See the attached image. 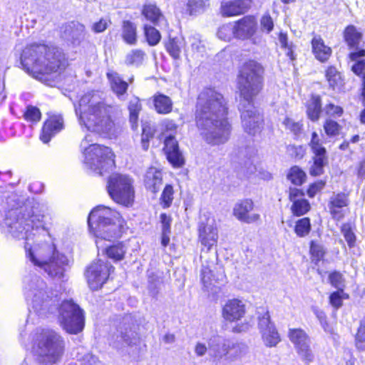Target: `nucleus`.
Listing matches in <instances>:
<instances>
[{
    "label": "nucleus",
    "mask_w": 365,
    "mask_h": 365,
    "mask_svg": "<svg viewBox=\"0 0 365 365\" xmlns=\"http://www.w3.org/2000/svg\"><path fill=\"white\" fill-rule=\"evenodd\" d=\"M227 102L223 96L212 88L202 91L198 97L196 125L204 140L211 145L225 143L232 126L227 119Z\"/></svg>",
    "instance_id": "f257e3e1"
},
{
    "label": "nucleus",
    "mask_w": 365,
    "mask_h": 365,
    "mask_svg": "<svg viewBox=\"0 0 365 365\" xmlns=\"http://www.w3.org/2000/svg\"><path fill=\"white\" fill-rule=\"evenodd\" d=\"M16 200L14 194L6 197L5 203L0 198V212L8 209L4 223L11 235L19 240L25 239L26 243H30L31 231L40 228L44 231L46 225L52 220V213L46 205L39 202L15 207L18 205Z\"/></svg>",
    "instance_id": "f03ea898"
},
{
    "label": "nucleus",
    "mask_w": 365,
    "mask_h": 365,
    "mask_svg": "<svg viewBox=\"0 0 365 365\" xmlns=\"http://www.w3.org/2000/svg\"><path fill=\"white\" fill-rule=\"evenodd\" d=\"M262 67L255 61L245 62L238 75L239 110L244 130L251 135L261 131L263 118L254 106L253 100L262 88Z\"/></svg>",
    "instance_id": "7ed1b4c3"
},
{
    "label": "nucleus",
    "mask_w": 365,
    "mask_h": 365,
    "mask_svg": "<svg viewBox=\"0 0 365 365\" xmlns=\"http://www.w3.org/2000/svg\"><path fill=\"white\" fill-rule=\"evenodd\" d=\"M21 64L26 73L52 86L50 77L63 71L66 61L65 55L60 48L34 43L27 45L23 50Z\"/></svg>",
    "instance_id": "20e7f679"
},
{
    "label": "nucleus",
    "mask_w": 365,
    "mask_h": 365,
    "mask_svg": "<svg viewBox=\"0 0 365 365\" xmlns=\"http://www.w3.org/2000/svg\"><path fill=\"white\" fill-rule=\"evenodd\" d=\"M76 113L80 124L88 130L108 135L115 133L117 108L108 104L100 92L91 91L83 95Z\"/></svg>",
    "instance_id": "39448f33"
},
{
    "label": "nucleus",
    "mask_w": 365,
    "mask_h": 365,
    "mask_svg": "<svg viewBox=\"0 0 365 365\" xmlns=\"http://www.w3.org/2000/svg\"><path fill=\"white\" fill-rule=\"evenodd\" d=\"M27 258L31 262L44 272L51 278L63 279L71 260L56 250L53 243L25 244Z\"/></svg>",
    "instance_id": "423d86ee"
},
{
    "label": "nucleus",
    "mask_w": 365,
    "mask_h": 365,
    "mask_svg": "<svg viewBox=\"0 0 365 365\" xmlns=\"http://www.w3.org/2000/svg\"><path fill=\"white\" fill-rule=\"evenodd\" d=\"M26 300L38 316L46 317L58 309V299L38 276L30 274L24 279Z\"/></svg>",
    "instance_id": "0eeeda50"
},
{
    "label": "nucleus",
    "mask_w": 365,
    "mask_h": 365,
    "mask_svg": "<svg viewBox=\"0 0 365 365\" xmlns=\"http://www.w3.org/2000/svg\"><path fill=\"white\" fill-rule=\"evenodd\" d=\"M123 222L118 212L103 205L95 207L88 217V225L97 238L96 243L98 247L102 240L110 241L113 238L119 237Z\"/></svg>",
    "instance_id": "6e6552de"
},
{
    "label": "nucleus",
    "mask_w": 365,
    "mask_h": 365,
    "mask_svg": "<svg viewBox=\"0 0 365 365\" xmlns=\"http://www.w3.org/2000/svg\"><path fill=\"white\" fill-rule=\"evenodd\" d=\"M65 341L52 329L43 330L39 334L34 353L36 360L42 365H54L61 362L65 351Z\"/></svg>",
    "instance_id": "1a4fd4ad"
},
{
    "label": "nucleus",
    "mask_w": 365,
    "mask_h": 365,
    "mask_svg": "<svg viewBox=\"0 0 365 365\" xmlns=\"http://www.w3.org/2000/svg\"><path fill=\"white\" fill-rule=\"evenodd\" d=\"M208 347L213 362L219 365H228L245 356L249 351L245 343L234 342L219 335L209 339Z\"/></svg>",
    "instance_id": "9d476101"
},
{
    "label": "nucleus",
    "mask_w": 365,
    "mask_h": 365,
    "mask_svg": "<svg viewBox=\"0 0 365 365\" xmlns=\"http://www.w3.org/2000/svg\"><path fill=\"white\" fill-rule=\"evenodd\" d=\"M89 138L90 135H86L81 143V148L84 150V163L91 171L103 175L114 167L113 153L108 147L98 144L87 146L91 141Z\"/></svg>",
    "instance_id": "9b49d317"
},
{
    "label": "nucleus",
    "mask_w": 365,
    "mask_h": 365,
    "mask_svg": "<svg viewBox=\"0 0 365 365\" xmlns=\"http://www.w3.org/2000/svg\"><path fill=\"white\" fill-rule=\"evenodd\" d=\"M58 321L67 333L77 334L84 328L83 311L73 300H65L59 307Z\"/></svg>",
    "instance_id": "f8f14e48"
},
{
    "label": "nucleus",
    "mask_w": 365,
    "mask_h": 365,
    "mask_svg": "<svg viewBox=\"0 0 365 365\" xmlns=\"http://www.w3.org/2000/svg\"><path fill=\"white\" fill-rule=\"evenodd\" d=\"M132 180L125 175L114 173L108 180L107 190L110 197L117 203L129 206L134 200Z\"/></svg>",
    "instance_id": "ddd939ff"
},
{
    "label": "nucleus",
    "mask_w": 365,
    "mask_h": 365,
    "mask_svg": "<svg viewBox=\"0 0 365 365\" xmlns=\"http://www.w3.org/2000/svg\"><path fill=\"white\" fill-rule=\"evenodd\" d=\"M140 341L139 335L133 320L130 317L123 318L116 331L110 339V344L117 349L137 345Z\"/></svg>",
    "instance_id": "4468645a"
},
{
    "label": "nucleus",
    "mask_w": 365,
    "mask_h": 365,
    "mask_svg": "<svg viewBox=\"0 0 365 365\" xmlns=\"http://www.w3.org/2000/svg\"><path fill=\"white\" fill-rule=\"evenodd\" d=\"M113 269V267L107 261L98 259L93 262L85 273L91 289L96 290L101 288Z\"/></svg>",
    "instance_id": "2eb2a0df"
},
{
    "label": "nucleus",
    "mask_w": 365,
    "mask_h": 365,
    "mask_svg": "<svg viewBox=\"0 0 365 365\" xmlns=\"http://www.w3.org/2000/svg\"><path fill=\"white\" fill-rule=\"evenodd\" d=\"M218 230L215 220L212 217L204 216L198 224V242L202 251L209 252L217 245Z\"/></svg>",
    "instance_id": "dca6fc26"
},
{
    "label": "nucleus",
    "mask_w": 365,
    "mask_h": 365,
    "mask_svg": "<svg viewBox=\"0 0 365 365\" xmlns=\"http://www.w3.org/2000/svg\"><path fill=\"white\" fill-rule=\"evenodd\" d=\"M288 336L301 359L306 364L312 363L314 355L310 348V339L307 334L302 329H290Z\"/></svg>",
    "instance_id": "f3484780"
},
{
    "label": "nucleus",
    "mask_w": 365,
    "mask_h": 365,
    "mask_svg": "<svg viewBox=\"0 0 365 365\" xmlns=\"http://www.w3.org/2000/svg\"><path fill=\"white\" fill-rule=\"evenodd\" d=\"M258 329L262 339L266 346H275L279 341L280 337L274 324L270 320L267 311H263L258 317Z\"/></svg>",
    "instance_id": "a211bd4d"
},
{
    "label": "nucleus",
    "mask_w": 365,
    "mask_h": 365,
    "mask_svg": "<svg viewBox=\"0 0 365 365\" xmlns=\"http://www.w3.org/2000/svg\"><path fill=\"white\" fill-rule=\"evenodd\" d=\"M254 202L250 199H244L237 202L234 207L233 215L240 221L245 223H254L260 219L258 213L254 212Z\"/></svg>",
    "instance_id": "6ab92c4d"
},
{
    "label": "nucleus",
    "mask_w": 365,
    "mask_h": 365,
    "mask_svg": "<svg viewBox=\"0 0 365 365\" xmlns=\"http://www.w3.org/2000/svg\"><path fill=\"white\" fill-rule=\"evenodd\" d=\"M235 29V38L246 40L252 39L256 43L253 36L257 31V20L252 16H246L234 23Z\"/></svg>",
    "instance_id": "aec40b11"
},
{
    "label": "nucleus",
    "mask_w": 365,
    "mask_h": 365,
    "mask_svg": "<svg viewBox=\"0 0 365 365\" xmlns=\"http://www.w3.org/2000/svg\"><path fill=\"white\" fill-rule=\"evenodd\" d=\"M164 151L168 161L175 168H180L185 163V160L178 146V143L175 138L170 134L167 135L164 140Z\"/></svg>",
    "instance_id": "412c9836"
},
{
    "label": "nucleus",
    "mask_w": 365,
    "mask_h": 365,
    "mask_svg": "<svg viewBox=\"0 0 365 365\" xmlns=\"http://www.w3.org/2000/svg\"><path fill=\"white\" fill-rule=\"evenodd\" d=\"M246 313L245 303L240 299H229L223 306L222 317L228 322H234L240 321Z\"/></svg>",
    "instance_id": "4be33fe9"
},
{
    "label": "nucleus",
    "mask_w": 365,
    "mask_h": 365,
    "mask_svg": "<svg viewBox=\"0 0 365 365\" xmlns=\"http://www.w3.org/2000/svg\"><path fill=\"white\" fill-rule=\"evenodd\" d=\"M63 128V120L61 115L50 116L43 124L40 139L44 143H47Z\"/></svg>",
    "instance_id": "5701e85b"
},
{
    "label": "nucleus",
    "mask_w": 365,
    "mask_h": 365,
    "mask_svg": "<svg viewBox=\"0 0 365 365\" xmlns=\"http://www.w3.org/2000/svg\"><path fill=\"white\" fill-rule=\"evenodd\" d=\"M304 195L302 190L297 188H289V199L292 202L291 210L294 215H303L310 210L309 202L303 197Z\"/></svg>",
    "instance_id": "b1692460"
},
{
    "label": "nucleus",
    "mask_w": 365,
    "mask_h": 365,
    "mask_svg": "<svg viewBox=\"0 0 365 365\" xmlns=\"http://www.w3.org/2000/svg\"><path fill=\"white\" fill-rule=\"evenodd\" d=\"M349 205L347 195L338 193L331 197L329 202V208L332 217L334 220H341L345 214V208Z\"/></svg>",
    "instance_id": "393cba45"
},
{
    "label": "nucleus",
    "mask_w": 365,
    "mask_h": 365,
    "mask_svg": "<svg viewBox=\"0 0 365 365\" xmlns=\"http://www.w3.org/2000/svg\"><path fill=\"white\" fill-rule=\"evenodd\" d=\"M251 0H235L222 4L221 12L223 16H232L244 14L250 7Z\"/></svg>",
    "instance_id": "a878e982"
},
{
    "label": "nucleus",
    "mask_w": 365,
    "mask_h": 365,
    "mask_svg": "<svg viewBox=\"0 0 365 365\" xmlns=\"http://www.w3.org/2000/svg\"><path fill=\"white\" fill-rule=\"evenodd\" d=\"M312 53L318 61L324 63L330 58L332 50L325 45L324 40L320 36H314L312 40Z\"/></svg>",
    "instance_id": "bb28decb"
},
{
    "label": "nucleus",
    "mask_w": 365,
    "mask_h": 365,
    "mask_svg": "<svg viewBox=\"0 0 365 365\" xmlns=\"http://www.w3.org/2000/svg\"><path fill=\"white\" fill-rule=\"evenodd\" d=\"M107 77L113 92L119 99H124V96L128 88V83L123 81L116 72H108Z\"/></svg>",
    "instance_id": "cd10ccee"
},
{
    "label": "nucleus",
    "mask_w": 365,
    "mask_h": 365,
    "mask_svg": "<svg viewBox=\"0 0 365 365\" xmlns=\"http://www.w3.org/2000/svg\"><path fill=\"white\" fill-rule=\"evenodd\" d=\"M145 185L153 192H156L162 184V173L155 168H150L145 175Z\"/></svg>",
    "instance_id": "c85d7f7f"
},
{
    "label": "nucleus",
    "mask_w": 365,
    "mask_h": 365,
    "mask_svg": "<svg viewBox=\"0 0 365 365\" xmlns=\"http://www.w3.org/2000/svg\"><path fill=\"white\" fill-rule=\"evenodd\" d=\"M142 14L148 21L156 26H158L161 22L165 21L164 16L155 4H145L142 10Z\"/></svg>",
    "instance_id": "c756f323"
},
{
    "label": "nucleus",
    "mask_w": 365,
    "mask_h": 365,
    "mask_svg": "<svg viewBox=\"0 0 365 365\" xmlns=\"http://www.w3.org/2000/svg\"><path fill=\"white\" fill-rule=\"evenodd\" d=\"M155 109L160 114H168L172 111L173 102L171 99L163 94H157L153 97Z\"/></svg>",
    "instance_id": "7c9ffc66"
},
{
    "label": "nucleus",
    "mask_w": 365,
    "mask_h": 365,
    "mask_svg": "<svg viewBox=\"0 0 365 365\" xmlns=\"http://www.w3.org/2000/svg\"><path fill=\"white\" fill-rule=\"evenodd\" d=\"M201 282L203 289L207 292H215L217 279L212 274V271L210 267L202 266L200 272Z\"/></svg>",
    "instance_id": "2f4dec72"
},
{
    "label": "nucleus",
    "mask_w": 365,
    "mask_h": 365,
    "mask_svg": "<svg viewBox=\"0 0 365 365\" xmlns=\"http://www.w3.org/2000/svg\"><path fill=\"white\" fill-rule=\"evenodd\" d=\"M122 38L129 45H135L137 43L136 26L129 21H124L122 27Z\"/></svg>",
    "instance_id": "473e14b6"
},
{
    "label": "nucleus",
    "mask_w": 365,
    "mask_h": 365,
    "mask_svg": "<svg viewBox=\"0 0 365 365\" xmlns=\"http://www.w3.org/2000/svg\"><path fill=\"white\" fill-rule=\"evenodd\" d=\"M361 38V34L353 25L348 26L344 31V39L351 48H357Z\"/></svg>",
    "instance_id": "72a5a7b5"
},
{
    "label": "nucleus",
    "mask_w": 365,
    "mask_h": 365,
    "mask_svg": "<svg viewBox=\"0 0 365 365\" xmlns=\"http://www.w3.org/2000/svg\"><path fill=\"white\" fill-rule=\"evenodd\" d=\"M321 111L322 105L320 98L319 96H312L307 106L308 118L312 121H316L319 119Z\"/></svg>",
    "instance_id": "f704fd0d"
},
{
    "label": "nucleus",
    "mask_w": 365,
    "mask_h": 365,
    "mask_svg": "<svg viewBox=\"0 0 365 365\" xmlns=\"http://www.w3.org/2000/svg\"><path fill=\"white\" fill-rule=\"evenodd\" d=\"M142 106L138 98L134 97L132 98L128 105V110L130 113V123L132 129L135 130L138 128V113L141 110Z\"/></svg>",
    "instance_id": "c9c22d12"
},
{
    "label": "nucleus",
    "mask_w": 365,
    "mask_h": 365,
    "mask_svg": "<svg viewBox=\"0 0 365 365\" xmlns=\"http://www.w3.org/2000/svg\"><path fill=\"white\" fill-rule=\"evenodd\" d=\"M183 41L178 38H170L165 43L166 51L176 60L180 58L182 48L183 47Z\"/></svg>",
    "instance_id": "e433bc0d"
},
{
    "label": "nucleus",
    "mask_w": 365,
    "mask_h": 365,
    "mask_svg": "<svg viewBox=\"0 0 365 365\" xmlns=\"http://www.w3.org/2000/svg\"><path fill=\"white\" fill-rule=\"evenodd\" d=\"M326 78L333 89L339 88L343 84L341 73L334 66H329L326 71Z\"/></svg>",
    "instance_id": "4c0bfd02"
},
{
    "label": "nucleus",
    "mask_w": 365,
    "mask_h": 365,
    "mask_svg": "<svg viewBox=\"0 0 365 365\" xmlns=\"http://www.w3.org/2000/svg\"><path fill=\"white\" fill-rule=\"evenodd\" d=\"M127 248L123 243H118L106 248L107 256L114 261H120L123 259Z\"/></svg>",
    "instance_id": "58836bf2"
},
{
    "label": "nucleus",
    "mask_w": 365,
    "mask_h": 365,
    "mask_svg": "<svg viewBox=\"0 0 365 365\" xmlns=\"http://www.w3.org/2000/svg\"><path fill=\"white\" fill-rule=\"evenodd\" d=\"M306 178V173L298 166L292 167L287 174V179L295 185H302Z\"/></svg>",
    "instance_id": "ea45409f"
},
{
    "label": "nucleus",
    "mask_w": 365,
    "mask_h": 365,
    "mask_svg": "<svg viewBox=\"0 0 365 365\" xmlns=\"http://www.w3.org/2000/svg\"><path fill=\"white\" fill-rule=\"evenodd\" d=\"M311 149L314 154V157H321L322 158H327V151L324 147L320 143V139L316 132H313L312 139L309 143Z\"/></svg>",
    "instance_id": "a19ab883"
},
{
    "label": "nucleus",
    "mask_w": 365,
    "mask_h": 365,
    "mask_svg": "<svg viewBox=\"0 0 365 365\" xmlns=\"http://www.w3.org/2000/svg\"><path fill=\"white\" fill-rule=\"evenodd\" d=\"M145 53L140 49L130 51L125 56V63L128 66H139L142 64Z\"/></svg>",
    "instance_id": "79ce46f5"
},
{
    "label": "nucleus",
    "mask_w": 365,
    "mask_h": 365,
    "mask_svg": "<svg viewBox=\"0 0 365 365\" xmlns=\"http://www.w3.org/2000/svg\"><path fill=\"white\" fill-rule=\"evenodd\" d=\"M143 29L146 41L150 46H155L160 42L161 35L155 27L145 24Z\"/></svg>",
    "instance_id": "37998d69"
},
{
    "label": "nucleus",
    "mask_w": 365,
    "mask_h": 365,
    "mask_svg": "<svg viewBox=\"0 0 365 365\" xmlns=\"http://www.w3.org/2000/svg\"><path fill=\"white\" fill-rule=\"evenodd\" d=\"M209 6L206 0H189L187 3V11L190 15L197 14Z\"/></svg>",
    "instance_id": "c03bdc74"
},
{
    "label": "nucleus",
    "mask_w": 365,
    "mask_h": 365,
    "mask_svg": "<svg viewBox=\"0 0 365 365\" xmlns=\"http://www.w3.org/2000/svg\"><path fill=\"white\" fill-rule=\"evenodd\" d=\"M311 230L310 220L308 217H304L297 221L294 232L298 237H303L307 236Z\"/></svg>",
    "instance_id": "a18cd8bd"
},
{
    "label": "nucleus",
    "mask_w": 365,
    "mask_h": 365,
    "mask_svg": "<svg viewBox=\"0 0 365 365\" xmlns=\"http://www.w3.org/2000/svg\"><path fill=\"white\" fill-rule=\"evenodd\" d=\"M155 130L148 123H143L142 124V138L141 143L143 150H147L149 147V141L154 135Z\"/></svg>",
    "instance_id": "49530a36"
},
{
    "label": "nucleus",
    "mask_w": 365,
    "mask_h": 365,
    "mask_svg": "<svg viewBox=\"0 0 365 365\" xmlns=\"http://www.w3.org/2000/svg\"><path fill=\"white\" fill-rule=\"evenodd\" d=\"M235 25L232 24H228L222 26L218 31H217V36L219 38L225 41H230L233 37H235Z\"/></svg>",
    "instance_id": "de8ad7c7"
},
{
    "label": "nucleus",
    "mask_w": 365,
    "mask_h": 365,
    "mask_svg": "<svg viewBox=\"0 0 365 365\" xmlns=\"http://www.w3.org/2000/svg\"><path fill=\"white\" fill-rule=\"evenodd\" d=\"M355 345L358 350L365 351V317L360 322L355 336Z\"/></svg>",
    "instance_id": "09e8293b"
},
{
    "label": "nucleus",
    "mask_w": 365,
    "mask_h": 365,
    "mask_svg": "<svg viewBox=\"0 0 365 365\" xmlns=\"http://www.w3.org/2000/svg\"><path fill=\"white\" fill-rule=\"evenodd\" d=\"M314 163L309 169V174L312 176H318L323 173L324 167L327 163V158L314 157Z\"/></svg>",
    "instance_id": "8fccbe9b"
},
{
    "label": "nucleus",
    "mask_w": 365,
    "mask_h": 365,
    "mask_svg": "<svg viewBox=\"0 0 365 365\" xmlns=\"http://www.w3.org/2000/svg\"><path fill=\"white\" fill-rule=\"evenodd\" d=\"M324 129L328 136L334 137L339 134L341 126L336 121L331 119H327L324 122Z\"/></svg>",
    "instance_id": "3c124183"
},
{
    "label": "nucleus",
    "mask_w": 365,
    "mask_h": 365,
    "mask_svg": "<svg viewBox=\"0 0 365 365\" xmlns=\"http://www.w3.org/2000/svg\"><path fill=\"white\" fill-rule=\"evenodd\" d=\"M71 32L72 38L79 42L84 38L85 36V26L81 24H73L67 30Z\"/></svg>",
    "instance_id": "603ef678"
},
{
    "label": "nucleus",
    "mask_w": 365,
    "mask_h": 365,
    "mask_svg": "<svg viewBox=\"0 0 365 365\" xmlns=\"http://www.w3.org/2000/svg\"><path fill=\"white\" fill-rule=\"evenodd\" d=\"M348 297V294H346L344 290H337L336 292H334L329 296V303L332 307L337 309L342 306L343 299H347Z\"/></svg>",
    "instance_id": "864d4df0"
},
{
    "label": "nucleus",
    "mask_w": 365,
    "mask_h": 365,
    "mask_svg": "<svg viewBox=\"0 0 365 365\" xmlns=\"http://www.w3.org/2000/svg\"><path fill=\"white\" fill-rule=\"evenodd\" d=\"M341 232L346 241L348 246L350 248H352L355 246L356 242V235L354 232L352 231L350 225L344 224L341 226Z\"/></svg>",
    "instance_id": "5fc2aeb1"
},
{
    "label": "nucleus",
    "mask_w": 365,
    "mask_h": 365,
    "mask_svg": "<svg viewBox=\"0 0 365 365\" xmlns=\"http://www.w3.org/2000/svg\"><path fill=\"white\" fill-rule=\"evenodd\" d=\"M329 280L331 284L338 290H344L345 287V280L342 274L339 272H333L329 274Z\"/></svg>",
    "instance_id": "6e6d98bb"
},
{
    "label": "nucleus",
    "mask_w": 365,
    "mask_h": 365,
    "mask_svg": "<svg viewBox=\"0 0 365 365\" xmlns=\"http://www.w3.org/2000/svg\"><path fill=\"white\" fill-rule=\"evenodd\" d=\"M173 199V188L171 185H167L161 195V204L163 207H168L170 206Z\"/></svg>",
    "instance_id": "4d7b16f0"
},
{
    "label": "nucleus",
    "mask_w": 365,
    "mask_h": 365,
    "mask_svg": "<svg viewBox=\"0 0 365 365\" xmlns=\"http://www.w3.org/2000/svg\"><path fill=\"white\" fill-rule=\"evenodd\" d=\"M24 118L27 121L38 122L41 118V112L38 108L29 106L24 113Z\"/></svg>",
    "instance_id": "13d9d810"
},
{
    "label": "nucleus",
    "mask_w": 365,
    "mask_h": 365,
    "mask_svg": "<svg viewBox=\"0 0 365 365\" xmlns=\"http://www.w3.org/2000/svg\"><path fill=\"white\" fill-rule=\"evenodd\" d=\"M279 41L282 48L287 50L286 54L291 59L294 60V52L292 48V43L288 42L287 35L286 34L281 33L279 36Z\"/></svg>",
    "instance_id": "bf43d9fd"
},
{
    "label": "nucleus",
    "mask_w": 365,
    "mask_h": 365,
    "mask_svg": "<svg viewBox=\"0 0 365 365\" xmlns=\"http://www.w3.org/2000/svg\"><path fill=\"white\" fill-rule=\"evenodd\" d=\"M310 252L313 260L315 261H319L322 259L324 255L323 247L319 244L314 243V242H312L311 243Z\"/></svg>",
    "instance_id": "052dcab7"
},
{
    "label": "nucleus",
    "mask_w": 365,
    "mask_h": 365,
    "mask_svg": "<svg viewBox=\"0 0 365 365\" xmlns=\"http://www.w3.org/2000/svg\"><path fill=\"white\" fill-rule=\"evenodd\" d=\"M261 30L267 34L270 33L274 28V22L269 14L264 15L260 20Z\"/></svg>",
    "instance_id": "680f3d73"
},
{
    "label": "nucleus",
    "mask_w": 365,
    "mask_h": 365,
    "mask_svg": "<svg viewBox=\"0 0 365 365\" xmlns=\"http://www.w3.org/2000/svg\"><path fill=\"white\" fill-rule=\"evenodd\" d=\"M324 110L326 112V114L331 116V117H340L343 114V108L339 106H335L333 103H329L327 104Z\"/></svg>",
    "instance_id": "e2e57ef3"
},
{
    "label": "nucleus",
    "mask_w": 365,
    "mask_h": 365,
    "mask_svg": "<svg viewBox=\"0 0 365 365\" xmlns=\"http://www.w3.org/2000/svg\"><path fill=\"white\" fill-rule=\"evenodd\" d=\"M283 124L285 125L286 128L289 129L294 135H297L301 132L302 124L299 122H294L291 118H285Z\"/></svg>",
    "instance_id": "0e129e2a"
},
{
    "label": "nucleus",
    "mask_w": 365,
    "mask_h": 365,
    "mask_svg": "<svg viewBox=\"0 0 365 365\" xmlns=\"http://www.w3.org/2000/svg\"><path fill=\"white\" fill-rule=\"evenodd\" d=\"M325 185V182L322 180L317 181L309 185L307 190V194L310 197H313L319 191H320Z\"/></svg>",
    "instance_id": "69168bd1"
},
{
    "label": "nucleus",
    "mask_w": 365,
    "mask_h": 365,
    "mask_svg": "<svg viewBox=\"0 0 365 365\" xmlns=\"http://www.w3.org/2000/svg\"><path fill=\"white\" fill-rule=\"evenodd\" d=\"M98 358L91 354H85L81 359L80 365H100Z\"/></svg>",
    "instance_id": "338daca9"
},
{
    "label": "nucleus",
    "mask_w": 365,
    "mask_h": 365,
    "mask_svg": "<svg viewBox=\"0 0 365 365\" xmlns=\"http://www.w3.org/2000/svg\"><path fill=\"white\" fill-rule=\"evenodd\" d=\"M351 71L357 76H365V61H358L351 66Z\"/></svg>",
    "instance_id": "774afa93"
}]
</instances>
